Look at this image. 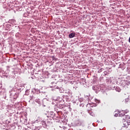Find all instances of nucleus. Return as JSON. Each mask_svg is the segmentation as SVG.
I'll return each mask as SVG.
<instances>
[{
  "label": "nucleus",
  "mask_w": 130,
  "mask_h": 130,
  "mask_svg": "<svg viewBox=\"0 0 130 130\" xmlns=\"http://www.w3.org/2000/svg\"><path fill=\"white\" fill-rule=\"evenodd\" d=\"M128 110H122L120 112H119V116H120V117H123V116L124 117L125 114H126V113H128Z\"/></svg>",
  "instance_id": "nucleus-2"
},
{
  "label": "nucleus",
  "mask_w": 130,
  "mask_h": 130,
  "mask_svg": "<svg viewBox=\"0 0 130 130\" xmlns=\"http://www.w3.org/2000/svg\"><path fill=\"white\" fill-rule=\"evenodd\" d=\"M122 122L123 123L122 127L124 128H127V130H130V122L125 121L124 118L122 119Z\"/></svg>",
  "instance_id": "nucleus-1"
},
{
  "label": "nucleus",
  "mask_w": 130,
  "mask_h": 130,
  "mask_svg": "<svg viewBox=\"0 0 130 130\" xmlns=\"http://www.w3.org/2000/svg\"><path fill=\"white\" fill-rule=\"evenodd\" d=\"M124 118H125V120H127V121H129L130 122V116L128 115H125Z\"/></svg>",
  "instance_id": "nucleus-3"
},
{
  "label": "nucleus",
  "mask_w": 130,
  "mask_h": 130,
  "mask_svg": "<svg viewBox=\"0 0 130 130\" xmlns=\"http://www.w3.org/2000/svg\"><path fill=\"white\" fill-rule=\"evenodd\" d=\"M76 36V34L75 32H72L69 35V38H74Z\"/></svg>",
  "instance_id": "nucleus-4"
},
{
  "label": "nucleus",
  "mask_w": 130,
  "mask_h": 130,
  "mask_svg": "<svg viewBox=\"0 0 130 130\" xmlns=\"http://www.w3.org/2000/svg\"><path fill=\"white\" fill-rule=\"evenodd\" d=\"M42 123H44V121H42Z\"/></svg>",
  "instance_id": "nucleus-6"
},
{
  "label": "nucleus",
  "mask_w": 130,
  "mask_h": 130,
  "mask_svg": "<svg viewBox=\"0 0 130 130\" xmlns=\"http://www.w3.org/2000/svg\"><path fill=\"white\" fill-rule=\"evenodd\" d=\"M118 116V114H115V116Z\"/></svg>",
  "instance_id": "nucleus-5"
}]
</instances>
